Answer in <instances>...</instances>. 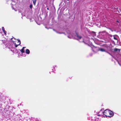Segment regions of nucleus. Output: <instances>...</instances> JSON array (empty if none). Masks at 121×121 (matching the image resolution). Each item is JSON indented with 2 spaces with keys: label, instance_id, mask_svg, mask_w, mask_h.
<instances>
[{
  "label": "nucleus",
  "instance_id": "5701e85b",
  "mask_svg": "<svg viewBox=\"0 0 121 121\" xmlns=\"http://www.w3.org/2000/svg\"><path fill=\"white\" fill-rule=\"evenodd\" d=\"M93 32L95 33L94 32Z\"/></svg>",
  "mask_w": 121,
  "mask_h": 121
},
{
  "label": "nucleus",
  "instance_id": "f257e3e1",
  "mask_svg": "<svg viewBox=\"0 0 121 121\" xmlns=\"http://www.w3.org/2000/svg\"><path fill=\"white\" fill-rule=\"evenodd\" d=\"M1 41L2 42H3V44H4V45L5 46V48H6L7 47H8V48L9 49H10L11 51H13V50H12V49L13 48V45H10L9 46V44H7V45L6 46L7 44V43H8V42L7 41H5V40L4 41L3 40H1Z\"/></svg>",
  "mask_w": 121,
  "mask_h": 121
},
{
  "label": "nucleus",
  "instance_id": "412c9836",
  "mask_svg": "<svg viewBox=\"0 0 121 121\" xmlns=\"http://www.w3.org/2000/svg\"><path fill=\"white\" fill-rule=\"evenodd\" d=\"M117 22H119L118 21H117Z\"/></svg>",
  "mask_w": 121,
  "mask_h": 121
},
{
  "label": "nucleus",
  "instance_id": "ddd939ff",
  "mask_svg": "<svg viewBox=\"0 0 121 121\" xmlns=\"http://www.w3.org/2000/svg\"><path fill=\"white\" fill-rule=\"evenodd\" d=\"M113 37L114 39L116 40H117V36L116 35H115L113 36Z\"/></svg>",
  "mask_w": 121,
  "mask_h": 121
},
{
  "label": "nucleus",
  "instance_id": "dca6fc26",
  "mask_svg": "<svg viewBox=\"0 0 121 121\" xmlns=\"http://www.w3.org/2000/svg\"><path fill=\"white\" fill-rule=\"evenodd\" d=\"M37 0H32L34 4L35 5Z\"/></svg>",
  "mask_w": 121,
  "mask_h": 121
},
{
  "label": "nucleus",
  "instance_id": "a211bd4d",
  "mask_svg": "<svg viewBox=\"0 0 121 121\" xmlns=\"http://www.w3.org/2000/svg\"><path fill=\"white\" fill-rule=\"evenodd\" d=\"M109 36L110 37H113V35H110Z\"/></svg>",
  "mask_w": 121,
  "mask_h": 121
},
{
  "label": "nucleus",
  "instance_id": "4468645a",
  "mask_svg": "<svg viewBox=\"0 0 121 121\" xmlns=\"http://www.w3.org/2000/svg\"><path fill=\"white\" fill-rule=\"evenodd\" d=\"M26 54H29L30 53V51L29 49H27L26 51Z\"/></svg>",
  "mask_w": 121,
  "mask_h": 121
},
{
  "label": "nucleus",
  "instance_id": "9b49d317",
  "mask_svg": "<svg viewBox=\"0 0 121 121\" xmlns=\"http://www.w3.org/2000/svg\"><path fill=\"white\" fill-rule=\"evenodd\" d=\"M114 50L115 52H116L118 51V52H120V49L115 48L114 49Z\"/></svg>",
  "mask_w": 121,
  "mask_h": 121
},
{
  "label": "nucleus",
  "instance_id": "4be33fe9",
  "mask_svg": "<svg viewBox=\"0 0 121 121\" xmlns=\"http://www.w3.org/2000/svg\"><path fill=\"white\" fill-rule=\"evenodd\" d=\"M12 5H13V3H12Z\"/></svg>",
  "mask_w": 121,
  "mask_h": 121
},
{
  "label": "nucleus",
  "instance_id": "9d476101",
  "mask_svg": "<svg viewBox=\"0 0 121 121\" xmlns=\"http://www.w3.org/2000/svg\"><path fill=\"white\" fill-rule=\"evenodd\" d=\"M2 30L3 31L5 35H6V31L4 30V27H2Z\"/></svg>",
  "mask_w": 121,
  "mask_h": 121
},
{
  "label": "nucleus",
  "instance_id": "f03ea898",
  "mask_svg": "<svg viewBox=\"0 0 121 121\" xmlns=\"http://www.w3.org/2000/svg\"><path fill=\"white\" fill-rule=\"evenodd\" d=\"M109 110L107 109L105 110L104 112H103V113L104 115L106 117H109Z\"/></svg>",
  "mask_w": 121,
  "mask_h": 121
},
{
  "label": "nucleus",
  "instance_id": "6e6552de",
  "mask_svg": "<svg viewBox=\"0 0 121 121\" xmlns=\"http://www.w3.org/2000/svg\"><path fill=\"white\" fill-rule=\"evenodd\" d=\"M75 37H77L78 40L80 39L81 38V37L80 36H79L77 34H76Z\"/></svg>",
  "mask_w": 121,
  "mask_h": 121
},
{
  "label": "nucleus",
  "instance_id": "2eb2a0df",
  "mask_svg": "<svg viewBox=\"0 0 121 121\" xmlns=\"http://www.w3.org/2000/svg\"><path fill=\"white\" fill-rule=\"evenodd\" d=\"M53 30L54 31H55L57 33L60 34H62V33H61V32H58V31H57L55 30L54 29H53Z\"/></svg>",
  "mask_w": 121,
  "mask_h": 121
},
{
  "label": "nucleus",
  "instance_id": "6ab92c4d",
  "mask_svg": "<svg viewBox=\"0 0 121 121\" xmlns=\"http://www.w3.org/2000/svg\"><path fill=\"white\" fill-rule=\"evenodd\" d=\"M102 110H101L100 111V112H102Z\"/></svg>",
  "mask_w": 121,
  "mask_h": 121
},
{
  "label": "nucleus",
  "instance_id": "39448f33",
  "mask_svg": "<svg viewBox=\"0 0 121 121\" xmlns=\"http://www.w3.org/2000/svg\"><path fill=\"white\" fill-rule=\"evenodd\" d=\"M106 33H107L105 31H103L101 32H99V34L100 35H101L102 36L106 35Z\"/></svg>",
  "mask_w": 121,
  "mask_h": 121
},
{
  "label": "nucleus",
  "instance_id": "f3484780",
  "mask_svg": "<svg viewBox=\"0 0 121 121\" xmlns=\"http://www.w3.org/2000/svg\"><path fill=\"white\" fill-rule=\"evenodd\" d=\"M32 7V5H30V8H31Z\"/></svg>",
  "mask_w": 121,
  "mask_h": 121
},
{
  "label": "nucleus",
  "instance_id": "1a4fd4ad",
  "mask_svg": "<svg viewBox=\"0 0 121 121\" xmlns=\"http://www.w3.org/2000/svg\"><path fill=\"white\" fill-rule=\"evenodd\" d=\"M99 50L102 52H106L105 50L104 49L102 48H99Z\"/></svg>",
  "mask_w": 121,
  "mask_h": 121
},
{
  "label": "nucleus",
  "instance_id": "0eeeda50",
  "mask_svg": "<svg viewBox=\"0 0 121 121\" xmlns=\"http://www.w3.org/2000/svg\"><path fill=\"white\" fill-rule=\"evenodd\" d=\"M109 114L110 115V117H112L113 115V113L112 111L109 110Z\"/></svg>",
  "mask_w": 121,
  "mask_h": 121
},
{
  "label": "nucleus",
  "instance_id": "423d86ee",
  "mask_svg": "<svg viewBox=\"0 0 121 121\" xmlns=\"http://www.w3.org/2000/svg\"><path fill=\"white\" fill-rule=\"evenodd\" d=\"M17 40V39H16L14 38H13L11 39L12 42L13 43V44L16 42Z\"/></svg>",
  "mask_w": 121,
  "mask_h": 121
},
{
  "label": "nucleus",
  "instance_id": "7ed1b4c3",
  "mask_svg": "<svg viewBox=\"0 0 121 121\" xmlns=\"http://www.w3.org/2000/svg\"><path fill=\"white\" fill-rule=\"evenodd\" d=\"M21 42L20 40H17L16 42L14 43V44H13V46H15V47L16 48L18 45H19L20 44Z\"/></svg>",
  "mask_w": 121,
  "mask_h": 121
},
{
  "label": "nucleus",
  "instance_id": "aec40b11",
  "mask_svg": "<svg viewBox=\"0 0 121 121\" xmlns=\"http://www.w3.org/2000/svg\"><path fill=\"white\" fill-rule=\"evenodd\" d=\"M93 120H91V121H93Z\"/></svg>",
  "mask_w": 121,
  "mask_h": 121
},
{
  "label": "nucleus",
  "instance_id": "20e7f679",
  "mask_svg": "<svg viewBox=\"0 0 121 121\" xmlns=\"http://www.w3.org/2000/svg\"><path fill=\"white\" fill-rule=\"evenodd\" d=\"M68 34L69 35L68 36V37L70 38H71L73 37V35L72 34L70 33L69 31H68V32H67Z\"/></svg>",
  "mask_w": 121,
  "mask_h": 121
},
{
  "label": "nucleus",
  "instance_id": "f8f14e48",
  "mask_svg": "<svg viewBox=\"0 0 121 121\" xmlns=\"http://www.w3.org/2000/svg\"><path fill=\"white\" fill-rule=\"evenodd\" d=\"M26 48V47H23L20 50V51L22 53H25V51H24V49L25 48Z\"/></svg>",
  "mask_w": 121,
  "mask_h": 121
}]
</instances>
